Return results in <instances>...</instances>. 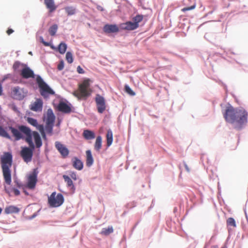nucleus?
I'll list each match as a JSON object with an SVG mask.
<instances>
[{
	"instance_id": "23",
	"label": "nucleus",
	"mask_w": 248,
	"mask_h": 248,
	"mask_svg": "<svg viewBox=\"0 0 248 248\" xmlns=\"http://www.w3.org/2000/svg\"><path fill=\"white\" fill-rule=\"evenodd\" d=\"M19 212V209L14 205H10L5 207L4 212L6 214L13 213H18Z\"/></svg>"
},
{
	"instance_id": "54",
	"label": "nucleus",
	"mask_w": 248,
	"mask_h": 248,
	"mask_svg": "<svg viewBox=\"0 0 248 248\" xmlns=\"http://www.w3.org/2000/svg\"><path fill=\"white\" fill-rule=\"evenodd\" d=\"M24 192L25 193L26 195H28V192H26V191L24 190Z\"/></svg>"
},
{
	"instance_id": "58",
	"label": "nucleus",
	"mask_w": 248,
	"mask_h": 248,
	"mask_svg": "<svg viewBox=\"0 0 248 248\" xmlns=\"http://www.w3.org/2000/svg\"><path fill=\"white\" fill-rule=\"evenodd\" d=\"M212 13H213V11H211L208 13V14H212Z\"/></svg>"
},
{
	"instance_id": "34",
	"label": "nucleus",
	"mask_w": 248,
	"mask_h": 248,
	"mask_svg": "<svg viewBox=\"0 0 248 248\" xmlns=\"http://www.w3.org/2000/svg\"><path fill=\"white\" fill-rule=\"evenodd\" d=\"M143 20V16L142 15H137L136 16H135L133 18V20L134 22H133L134 24H137V25L138 26V28L139 27V23L141 22Z\"/></svg>"
},
{
	"instance_id": "37",
	"label": "nucleus",
	"mask_w": 248,
	"mask_h": 248,
	"mask_svg": "<svg viewBox=\"0 0 248 248\" xmlns=\"http://www.w3.org/2000/svg\"><path fill=\"white\" fill-rule=\"evenodd\" d=\"M124 89L125 92L131 96H134L135 95V93L132 90V89L128 86L127 85H125L124 86Z\"/></svg>"
},
{
	"instance_id": "20",
	"label": "nucleus",
	"mask_w": 248,
	"mask_h": 248,
	"mask_svg": "<svg viewBox=\"0 0 248 248\" xmlns=\"http://www.w3.org/2000/svg\"><path fill=\"white\" fill-rule=\"evenodd\" d=\"M44 3L48 9L49 13H52L57 9L54 0H44Z\"/></svg>"
},
{
	"instance_id": "17",
	"label": "nucleus",
	"mask_w": 248,
	"mask_h": 248,
	"mask_svg": "<svg viewBox=\"0 0 248 248\" xmlns=\"http://www.w3.org/2000/svg\"><path fill=\"white\" fill-rule=\"evenodd\" d=\"M55 116L51 108L48 109L46 112V124H54Z\"/></svg>"
},
{
	"instance_id": "1",
	"label": "nucleus",
	"mask_w": 248,
	"mask_h": 248,
	"mask_svg": "<svg viewBox=\"0 0 248 248\" xmlns=\"http://www.w3.org/2000/svg\"><path fill=\"white\" fill-rule=\"evenodd\" d=\"M223 116L226 122L235 124V129L239 131L244 128L248 122V112L243 107L234 108L229 105Z\"/></svg>"
},
{
	"instance_id": "25",
	"label": "nucleus",
	"mask_w": 248,
	"mask_h": 248,
	"mask_svg": "<svg viewBox=\"0 0 248 248\" xmlns=\"http://www.w3.org/2000/svg\"><path fill=\"white\" fill-rule=\"evenodd\" d=\"M102 139L100 136L97 137L94 145V150L99 152L102 148Z\"/></svg>"
},
{
	"instance_id": "11",
	"label": "nucleus",
	"mask_w": 248,
	"mask_h": 248,
	"mask_svg": "<svg viewBox=\"0 0 248 248\" xmlns=\"http://www.w3.org/2000/svg\"><path fill=\"white\" fill-rule=\"evenodd\" d=\"M20 126V125H19L18 126V129L11 126L8 127L9 129L11 131L12 135L14 137L16 140H19L21 139H23L24 137L22 134V133H23L21 132L19 129V127Z\"/></svg>"
},
{
	"instance_id": "62",
	"label": "nucleus",
	"mask_w": 248,
	"mask_h": 248,
	"mask_svg": "<svg viewBox=\"0 0 248 248\" xmlns=\"http://www.w3.org/2000/svg\"><path fill=\"white\" fill-rule=\"evenodd\" d=\"M29 54H32L31 52H29Z\"/></svg>"
},
{
	"instance_id": "31",
	"label": "nucleus",
	"mask_w": 248,
	"mask_h": 248,
	"mask_svg": "<svg viewBox=\"0 0 248 248\" xmlns=\"http://www.w3.org/2000/svg\"><path fill=\"white\" fill-rule=\"evenodd\" d=\"M113 232V229L112 226H109L107 228H103L102 230L101 234L104 235H108L109 234Z\"/></svg>"
},
{
	"instance_id": "46",
	"label": "nucleus",
	"mask_w": 248,
	"mask_h": 248,
	"mask_svg": "<svg viewBox=\"0 0 248 248\" xmlns=\"http://www.w3.org/2000/svg\"><path fill=\"white\" fill-rule=\"evenodd\" d=\"M19 65H20V63L18 62H16L14 63V64L13 65V68L15 69H16L19 67Z\"/></svg>"
},
{
	"instance_id": "12",
	"label": "nucleus",
	"mask_w": 248,
	"mask_h": 248,
	"mask_svg": "<svg viewBox=\"0 0 248 248\" xmlns=\"http://www.w3.org/2000/svg\"><path fill=\"white\" fill-rule=\"evenodd\" d=\"M20 75L23 78L26 79L34 77L33 71L28 67L22 69Z\"/></svg>"
},
{
	"instance_id": "56",
	"label": "nucleus",
	"mask_w": 248,
	"mask_h": 248,
	"mask_svg": "<svg viewBox=\"0 0 248 248\" xmlns=\"http://www.w3.org/2000/svg\"><path fill=\"white\" fill-rule=\"evenodd\" d=\"M229 53H232V54H234V53L232 52V51H229Z\"/></svg>"
},
{
	"instance_id": "8",
	"label": "nucleus",
	"mask_w": 248,
	"mask_h": 248,
	"mask_svg": "<svg viewBox=\"0 0 248 248\" xmlns=\"http://www.w3.org/2000/svg\"><path fill=\"white\" fill-rule=\"evenodd\" d=\"M37 181V173L34 170L28 177L27 187L31 189L35 188Z\"/></svg>"
},
{
	"instance_id": "15",
	"label": "nucleus",
	"mask_w": 248,
	"mask_h": 248,
	"mask_svg": "<svg viewBox=\"0 0 248 248\" xmlns=\"http://www.w3.org/2000/svg\"><path fill=\"white\" fill-rule=\"evenodd\" d=\"M43 108V101L40 99H37L31 105V109L34 111H41Z\"/></svg>"
},
{
	"instance_id": "53",
	"label": "nucleus",
	"mask_w": 248,
	"mask_h": 248,
	"mask_svg": "<svg viewBox=\"0 0 248 248\" xmlns=\"http://www.w3.org/2000/svg\"><path fill=\"white\" fill-rule=\"evenodd\" d=\"M212 248H218V246L217 245L213 246Z\"/></svg>"
},
{
	"instance_id": "57",
	"label": "nucleus",
	"mask_w": 248,
	"mask_h": 248,
	"mask_svg": "<svg viewBox=\"0 0 248 248\" xmlns=\"http://www.w3.org/2000/svg\"><path fill=\"white\" fill-rule=\"evenodd\" d=\"M221 248H227V247L226 246H224Z\"/></svg>"
},
{
	"instance_id": "13",
	"label": "nucleus",
	"mask_w": 248,
	"mask_h": 248,
	"mask_svg": "<svg viewBox=\"0 0 248 248\" xmlns=\"http://www.w3.org/2000/svg\"><path fill=\"white\" fill-rule=\"evenodd\" d=\"M103 31L106 33H115L119 31V28L116 25L106 24L104 26Z\"/></svg>"
},
{
	"instance_id": "22",
	"label": "nucleus",
	"mask_w": 248,
	"mask_h": 248,
	"mask_svg": "<svg viewBox=\"0 0 248 248\" xmlns=\"http://www.w3.org/2000/svg\"><path fill=\"white\" fill-rule=\"evenodd\" d=\"M93 158L91 150L86 151V165L87 167H91L93 163Z\"/></svg>"
},
{
	"instance_id": "9",
	"label": "nucleus",
	"mask_w": 248,
	"mask_h": 248,
	"mask_svg": "<svg viewBox=\"0 0 248 248\" xmlns=\"http://www.w3.org/2000/svg\"><path fill=\"white\" fill-rule=\"evenodd\" d=\"M12 93L15 99L19 100L23 99L26 94V93L24 91L23 89L18 86L12 89Z\"/></svg>"
},
{
	"instance_id": "18",
	"label": "nucleus",
	"mask_w": 248,
	"mask_h": 248,
	"mask_svg": "<svg viewBox=\"0 0 248 248\" xmlns=\"http://www.w3.org/2000/svg\"><path fill=\"white\" fill-rule=\"evenodd\" d=\"M58 109L60 111L64 113H69L71 112V108L70 107L62 102H61L59 104Z\"/></svg>"
},
{
	"instance_id": "10",
	"label": "nucleus",
	"mask_w": 248,
	"mask_h": 248,
	"mask_svg": "<svg viewBox=\"0 0 248 248\" xmlns=\"http://www.w3.org/2000/svg\"><path fill=\"white\" fill-rule=\"evenodd\" d=\"M55 146L63 158H66L68 155L69 151L64 145L59 141H56Z\"/></svg>"
},
{
	"instance_id": "60",
	"label": "nucleus",
	"mask_w": 248,
	"mask_h": 248,
	"mask_svg": "<svg viewBox=\"0 0 248 248\" xmlns=\"http://www.w3.org/2000/svg\"><path fill=\"white\" fill-rule=\"evenodd\" d=\"M18 187H20L21 186V185H19V184H18Z\"/></svg>"
},
{
	"instance_id": "47",
	"label": "nucleus",
	"mask_w": 248,
	"mask_h": 248,
	"mask_svg": "<svg viewBox=\"0 0 248 248\" xmlns=\"http://www.w3.org/2000/svg\"><path fill=\"white\" fill-rule=\"evenodd\" d=\"M14 30L12 29H8L7 31H6V33H7L8 35H10L11 33H12L13 32H14Z\"/></svg>"
},
{
	"instance_id": "41",
	"label": "nucleus",
	"mask_w": 248,
	"mask_h": 248,
	"mask_svg": "<svg viewBox=\"0 0 248 248\" xmlns=\"http://www.w3.org/2000/svg\"><path fill=\"white\" fill-rule=\"evenodd\" d=\"M64 68V62L62 61L60 62L58 65L57 68L59 70H62Z\"/></svg>"
},
{
	"instance_id": "48",
	"label": "nucleus",
	"mask_w": 248,
	"mask_h": 248,
	"mask_svg": "<svg viewBox=\"0 0 248 248\" xmlns=\"http://www.w3.org/2000/svg\"><path fill=\"white\" fill-rule=\"evenodd\" d=\"M184 167H185V168L186 169V170L188 172H189L190 171V169L189 168H188V166L187 165V164L186 163H184Z\"/></svg>"
},
{
	"instance_id": "5",
	"label": "nucleus",
	"mask_w": 248,
	"mask_h": 248,
	"mask_svg": "<svg viewBox=\"0 0 248 248\" xmlns=\"http://www.w3.org/2000/svg\"><path fill=\"white\" fill-rule=\"evenodd\" d=\"M36 82L40 89V93L44 98H46L50 95L55 94L53 90L43 80L40 76H38L37 77Z\"/></svg>"
},
{
	"instance_id": "19",
	"label": "nucleus",
	"mask_w": 248,
	"mask_h": 248,
	"mask_svg": "<svg viewBox=\"0 0 248 248\" xmlns=\"http://www.w3.org/2000/svg\"><path fill=\"white\" fill-rule=\"evenodd\" d=\"M72 164L73 167L78 170H80L83 169V164L81 160L79 159L78 157H75L72 160Z\"/></svg>"
},
{
	"instance_id": "14",
	"label": "nucleus",
	"mask_w": 248,
	"mask_h": 248,
	"mask_svg": "<svg viewBox=\"0 0 248 248\" xmlns=\"http://www.w3.org/2000/svg\"><path fill=\"white\" fill-rule=\"evenodd\" d=\"M31 134L33 137L36 147L40 148L42 145V141L39 134L36 131H31Z\"/></svg>"
},
{
	"instance_id": "55",
	"label": "nucleus",
	"mask_w": 248,
	"mask_h": 248,
	"mask_svg": "<svg viewBox=\"0 0 248 248\" xmlns=\"http://www.w3.org/2000/svg\"><path fill=\"white\" fill-rule=\"evenodd\" d=\"M2 211V208L1 207H0V214H1Z\"/></svg>"
},
{
	"instance_id": "24",
	"label": "nucleus",
	"mask_w": 248,
	"mask_h": 248,
	"mask_svg": "<svg viewBox=\"0 0 248 248\" xmlns=\"http://www.w3.org/2000/svg\"><path fill=\"white\" fill-rule=\"evenodd\" d=\"M82 135L84 138L87 140L93 139L95 137L94 133L90 130H84Z\"/></svg>"
},
{
	"instance_id": "2",
	"label": "nucleus",
	"mask_w": 248,
	"mask_h": 248,
	"mask_svg": "<svg viewBox=\"0 0 248 248\" xmlns=\"http://www.w3.org/2000/svg\"><path fill=\"white\" fill-rule=\"evenodd\" d=\"M19 129L26 135L25 140L29 145V147L22 148L20 155L25 162L28 163L32 160L33 151L35 148V145L31 139V130L29 127L23 125L20 126Z\"/></svg>"
},
{
	"instance_id": "16",
	"label": "nucleus",
	"mask_w": 248,
	"mask_h": 248,
	"mask_svg": "<svg viewBox=\"0 0 248 248\" xmlns=\"http://www.w3.org/2000/svg\"><path fill=\"white\" fill-rule=\"evenodd\" d=\"M120 27L122 29L124 30L131 31L138 28L137 24H134L131 21L126 22L124 23L121 24Z\"/></svg>"
},
{
	"instance_id": "40",
	"label": "nucleus",
	"mask_w": 248,
	"mask_h": 248,
	"mask_svg": "<svg viewBox=\"0 0 248 248\" xmlns=\"http://www.w3.org/2000/svg\"><path fill=\"white\" fill-rule=\"evenodd\" d=\"M195 5H193L191 6H189V7H185L184 8H183L182 9V11L185 12L186 11H190V10H193L194 9H195Z\"/></svg>"
},
{
	"instance_id": "29",
	"label": "nucleus",
	"mask_w": 248,
	"mask_h": 248,
	"mask_svg": "<svg viewBox=\"0 0 248 248\" xmlns=\"http://www.w3.org/2000/svg\"><path fill=\"white\" fill-rule=\"evenodd\" d=\"M66 49L67 45L63 42L61 43L57 48L58 51L62 54H63L65 52Z\"/></svg>"
},
{
	"instance_id": "42",
	"label": "nucleus",
	"mask_w": 248,
	"mask_h": 248,
	"mask_svg": "<svg viewBox=\"0 0 248 248\" xmlns=\"http://www.w3.org/2000/svg\"><path fill=\"white\" fill-rule=\"evenodd\" d=\"M70 176L71 178L73 179L74 180H77V176L76 173V172L74 171H72L70 173Z\"/></svg>"
},
{
	"instance_id": "51",
	"label": "nucleus",
	"mask_w": 248,
	"mask_h": 248,
	"mask_svg": "<svg viewBox=\"0 0 248 248\" xmlns=\"http://www.w3.org/2000/svg\"><path fill=\"white\" fill-rule=\"evenodd\" d=\"M223 85V86H224V89L227 90V86L225 85V84H223V83L222 82L221 83Z\"/></svg>"
},
{
	"instance_id": "6",
	"label": "nucleus",
	"mask_w": 248,
	"mask_h": 248,
	"mask_svg": "<svg viewBox=\"0 0 248 248\" xmlns=\"http://www.w3.org/2000/svg\"><path fill=\"white\" fill-rule=\"evenodd\" d=\"M64 202V197L61 193L56 194V192L51 193L48 198V203L51 207H58L62 205Z\"/></svg>"
},
{
	"instance_id": "26",
	"label": "nucleus",
	"mask_w": 248,
	"mask_h": 248,
	"mask_svg": "<svg viewBox=\"0 0 248 248\" xmlns=\"http://www.w3.org/2000/svg\"><path fill=\"white\" fill-rule=\"evenodd\" d=\"M107 137V144L108 147L110 146L113 141V134L112 132L110 129L107 131L106 135Z\"/></svg>"
},
{
	"instance_id": "28",
	"label": "nucleus",
	"mask_w": 248,
	"mask_h": 248,
	"mask_svg": "<svg viewBox=\"0 0 248 248\" xmlns=\"http://www.w3.org/2000/svg\"><path fill=\"white\" fill-rule=\"evenodd\" d=\"M216 35L213 32H207L204 35V38L209 42L212 43L216 39Z\"/></svg>"
},
{
	"instance_id": "35",
	"label": "nucleus",
	"mask_w": 248,
	"mask_h": 248,
	"mask_svg": "<svg viewBox=\"0 0 248 248\" xmlns=\"http://www.w3.org/2000/svg\"><path fill=\"white\" fill-rule=\"evenodd\" d=\"M66 60L69 63H71L73 62V57L72 53L67 52L65 56Z\"/></svg>"
},
{
	"instance_id": "45",
	"label": "nucleus",
	"mask_w": 248,
	"mask_h": 248,
	"mask_svg": "<svg viewBox=\"0 0 248 248\" xmlns=\"http://www.w3.org/2000/svg\"><path fill=\"white\" fill-rule=\"evenodd\" d=\"M77 72L79 74H84V70L81 68L80 66H78L77 67Z\"/></svg>"
},
{
	"instance_id": "27",
	"label": "nucleus",
	"mask_w": 248,
	"mask_h": 248,
	"mask_svg": "<svg viewBox=\"0 0 248 248\" xmlns=\"http://www.w3.org/2000/svg\"><path fill=\"white\" fill-rule=\"evenodd\" d=\"M27 121L31 125L35 127L37 129H38V128L40 125H42V124H39L37 121L36 119L31 117H28L27 119Z\"/></svg>"
},
{
	"instance_id": "39",
	"label": "nucleus",
	"mask_w": 248,
	"mask_h": 248,
	"mask_svg": "<svg viewBox=\"0 0 248 248\" xmlns=\"http://www.w3.org/2000/svg\"><path fill=\"white\" fill-rule=\"evenodd\" d=\"M37 130H38L40 131V132L41 134V135H42V137L44 139H46V133H45V130H44V126L43 125H40L39 126V127L38 128Z\"/></svg>"
},
{
	"instance_id": "38",
	"label": "nucleus",
	"mask_w": 248,
	"mask_h": 248,
	"mask_svg": "<svg viewBox=\"0 0 248 248\" xmlns=\"http://www.w3.org/2000/svg\"><path fill=\"white\" fill-rule=\"evenodd\" d=\"M53 126V124H46V130L47 133L50 134H52Z\"/></svg>"
},
{
	"instance_id": "4",
	"label": "nucleus",
	"mask_w": 248,
	"mask_h": 248,
	"mask_svg": "<svg viewBox=\"0 0 248 248\" xmlns=\"http://www.w3.org/2000/svg\"><path fill=\"white\" fill-rule=\"evenodd\" d=\"M90 81L89 78L84 79L79 84L78 89L73 92V95L78 99H86L90 96L93 91L90 88Z\"/></svg>"
},
{
	"instance_id": "33",
	"label": "nucleus",
	"mask_w": 248,
	"mask_h": 248,
	"mask_svg": "<svg viewBox=\"0 0 248 248\" xmlns=\"http://www.w3.org/2000/svg\"><path fill=\"white\" fill-rule=\"evenodd\" d=\"M64 10L68 16L74 15L76 12V8L73 7H66L64 8Z\"/></svg>"
},
{
	"instance_id": "50",
	"label": "nucleus",
	"mask_w": 248,
	"mask_h": 248,
	"mask_svg": "<svg viewBox=\"0 0 248 248\" xmlns=\"http://www.w3.org/2000/svg\"><path fill=\"white\" fill-rule=\"evenodd\" d=\"M51 48H52L53 49H57V48L55 47V46H50Z\"/></svg>"
},
{
	"instance_id": "49",
	"label": "nucleus",
	"mask_w": 248,
	"mask_h": 248,
	"mask_svg": "<svg viewBox=\"0 0 248 248\" xmlns=\"http://www.w3.org/2000/svg\"><path fill=\"white\" fill-rule=\"evenodd\" d=\"M2 86H1V84L0 83V95L2 93Z\"/></svg>"
},
{
	"instance_id": "61",
	"label": "nucleus",
	"mask_w": 248,
	"mask_h": 248,
	"mask_svg": "<svg viewBox=\"0 0 248 248\" xmlns=\"http://www.w3.org/2000/svg\"><path fill=\"white\" fill-rule=\"evenodd\" d=\"M176 208H174V212H175L176 211Z\"/></svg>"
},
{
	"instance_id": "3",
	"label": "nucleus",
	"mask_w": 248,
	"mask_h": 248,
	"mask_svg": "<svg viewBox=\"0 0 248 248\" xmlns=\"http://www.w3.org/2000/svg\"><path fill=\"white\" fill-rule=\"evenodd\" d=\"M12 155L10 153H4L1 157V168L5 182L10 185L11 183V171Z\"/></svg>"
},
{
	"instance_id": "30",
	"label": "nucleus",
	"mask_w": 248,
	"mask_h": 248,
	"mask_svg": "<svg viewBox=\"0 0 248 248\" xmlns=\"http://www.w3.org/2000/svg\"><path fill=\"white\" fill-rule=\"evenodd\" d=\"M0 136L10 140L11 139L10 135L1 126H0Z\"/></svg>"
},
{
	"instance_id": "59",
	"label": "nucleus",
	"mask_w": 248,
	"mask_h": 248,
	"mask_svg": "<svg viewBox=\"0 0 248 248\" xmlns=\"http://www.w3.org/2000/svg\"><path fill=\"white\" fill-rule=\"evenodd\" d=\"M6 192H7V193H8V194H9V193H10L9 191H8V190H7L6 189Z\"/></svg>"
},
{
	"instance_id": "21",
	"label": "nucleus",
	"mask_w": 248,
	"mask_h": 248,
	"mask_svg": "<svg viewBox=\"0 0 248 248\" xmlns=\"http://www.w3.org/2000/svg\"><path fill=\"white\" fill-rule=\"evenodd\" d=\"M62 177L64 180V182L66 183L67 186L70 189L73 193H74L76 190V188L71 179L68 176L66 175H63Z\"/></svg>"
},
{
	"instance_id": "36",
	"label": "nucleus",
	"mask_w": 248,
	"mask_h": 248,
	"mask_svg": "<svg viewBox=\"0 0 248 248\" xmlns=\"http://www.w3.org/2000/svg\"><path fill=\"white\" fill-rule=\"evenodd\" d=\"M227 223L228 226L236 227V224L234 219L232 217H229L227 220Z\"/></svg>"
},
{
	"instance_id": "32",
	"label": "nucleus",
	"mask_w": 248,
	"mask_h": 248,
	"mask_svg": "<svg viewBox=\"0 0 248 248\" xmlns=\"http://www.w3.org/2000/svg\"><path fill=\"white\" fill-rule=\"evenodd\" d=\"M58 28V27L57 24H54L51 26L48 30L49 34L51 36H54L57 31Z\"/></svg>"
},
{
	"instance_id": "44",
	"label": "nucleus",
	"mask_w": 248,
	"mask_h": 248,
	"mask_svg": "<svg viewBox=\"0 0 248 248\" xmlns=\"http://www.w3.org/2000/svg\"><path fill=\"white\" fill-rule=\"evenodd\" d=\"M12 190L16 196H18L20 194V191L16 188H13Z\"/></svg>"
},
{
	"instance_id": "7",
	"label": "nucleus",
	"mask_w": 248,
	"mask_h": 248,
	"mask_svg": "<svg viewBox=\"0 0 248 248\" xmlns=\"http://www.w3.org/2000/svg\"><path fill=\"white\" fill-rule=\"evenodd\" d=\"M95 102L98 112L101 114L103 113L107 107L104 97L99 94H97L95 95Z\"/></svg>"
},
{
	"instance_id": "52",
	"label": "nucleus",
	"mask_w": 248,
	"mask_h": 248,
	"mask_svg": "<svg viewBox=\"0 0 248 248\" xmlns=\"http://www.w3.org/2000/svg\"><path fill=\"white\" fill-rule=\"evenodd\" d=\"M244 212H245V213L246 217L247 219H248V216H247V213H246V209H244Z\"/></svg>"
},
{
	"instance_id": "43",
	"label": "nucleus",
	"mask_w": 248,
	"mask_h": 248,
	"mask_svg": "<svg viewBox=\"0 0 248 248\" xmlns=\"http://www.w3.org/2000/svg\"><path fill=\"white\" fill-rule=\"evenodd\" d=\"M40 41L43 44V45L45 46H50V44L48 42H45L44 40V39L43 38V37H40Z\"/></svg>"
}]
</instances>
